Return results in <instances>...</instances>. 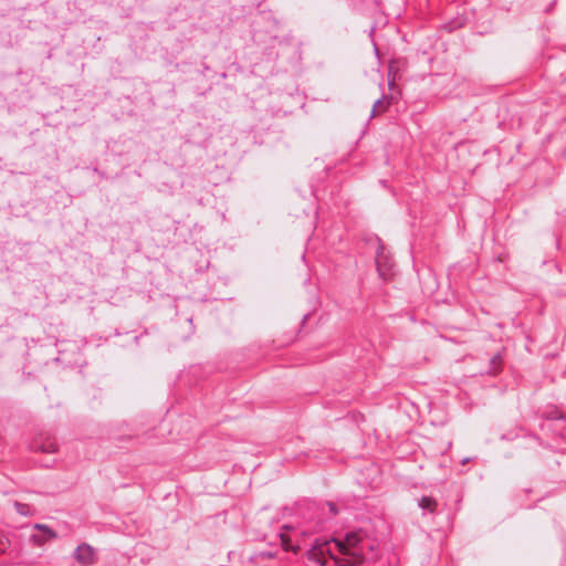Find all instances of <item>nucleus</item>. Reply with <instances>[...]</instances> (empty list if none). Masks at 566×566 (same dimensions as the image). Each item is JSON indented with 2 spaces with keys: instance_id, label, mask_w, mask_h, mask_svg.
Returning a JSON list of instances; mask_svg holds the SVG:
<instances>
[{
  "instance_id": "nucleus-7",
  "label": "nucleus",
  "mask_w": 566,
  "mask_h": 566,
  "mask_svg": "<svg viewBox=\"0 0 566 566\" xmlns=\"http://www.w3.org/2000/svg\"><path fill=\"white\" fill-rule=\"evenodd\" d=\"M390 102L387 99L385 95H382L380 98H378L373 106L370 117H374L376 113H382L387 109Z\"/></svg>"
},
{
  "instance_id": "nucleus-4",
  "label": "nucleus",
  "mask_w": 566,
  "mask_h": 566,
  "mask_svg": "<svg viewBox=\"0 0 566 566\" xmlns=\"http://www.w3.org/2000/svg\"><path fill=\"white\" fill-rule=\"evenodd\" d=\"M35 528L40 531V534L32 535V539L39 545H42L57 536L56 533L46 525L36 524Z\"/></svg>"
},
{
  "instance_id": "nucleus-10",
  "label": "nucleus",
  "mask_w": 566,
  "mask_h": 566,
  "mask_svg": "<svg viewBox=\"0 0 566 566\" xmlns=\"http://www.w3.org/2000/svg\"><path fill=\"white\" fill-rule=\"evenodd\" d=\"M17 512L21 515H28L30 507L28 504L15 502Z\"/></svg>"
},
{
  "instance_id": "nucleus-5",
  "label": "nucleus",
  "mask_w": 566,
  "mask_h": 566,
  "mask_svg": "<svg viewBox=\"0 0 566 566\" xmlns=\"http://www.w3.org/2000/svg\"><path fill=\"white\" fill-rule=\"evenodd\" d=\"M32 448L44 453H54L57 450V444L54 440L34 441Z\"/></svg>"
},
{
  "instance_id": "nucleus-8",
  "label": "nucleus",
  "mask_w": 566,
  "mask_h": 566,
  "mask_svg": "<svg viewBox=\"0 0 566 566\" xmlns=\"http://www.w3.org/2000/svg\"><path fill=\"white\" fill-rule=\"evenodd\" d=\"M502 361H503V358H502L501 354H495L490 359V369L488 370V373L491 375H496L502 368Z\"/></svg>"
},
{
  "instance_id": "nucleus-9",
  "label": "nucleus",
  "mask_w": 566,
  "mask_h": 566,
  "mask_svg": "<svg viewBox=\"0 0 566 566\" xmlns=\"http://www.w3.org/2000/svg\"><path fill=\"white\" fill-rule=\"evenodd\" d=\"M280 538H281V544L285 551H292L294 553H297L301 549V547L298 545H294L291 542V539L287 535L281 534Z\"/></svg>"
},
{
  "instance_id": "nucleus-1",
  "label": "nucleus",
  "mask_w": 566,
  "mask_h": 566,
  "mask_svg": "<svg viewBox=\"0 0 566 566\" xmlns=\"http://www.w3.org/2000/svg\"><path fill=\"white\" fill-rule=\"evenodd\" d=\"M332 542L335 544L339 555L332 551L329 542L315 538L311 547L305 552L308 560L324 566L328 555L337 566H359L375 559L374 552L377 548V544L361 530L347 532L344 539L333 538Z\"/></svg>"
},
{
  "instance_id": "nucleus-2",
  "label": "nucleus",
  "mask_w": 566,
  "mask_h": 566,
  "mask_svg": "<svg viewBox=\"0 0 566 566\" xmlns=\"http://www.w3.org/2000/svg\"><path fill=\"white\" fill-rule=\"evenodd\" d=\"M377 241L380 242V240L378 238H377ZM375 261H376V266H377L379 276L382 280H388L392 274L394 262L385 253V249L381 243H379V245H378Z\"/></svg>"
},
{
  "instance_id": "nucleus-3",
  "label": "nucleus",
  "mask_w": 566,
  "mask_h": 566,
  "mask_svg": "<svg viewBox=\"0 0 566 566\" xmlns=\"http://www.w3.org/2000/svg\"><path fill=\"white\" fill-rule=\"evenodd\" d=\"M73 557L81 566H93L97 560L95 548L87 543L80 544L75 548Z\"/></svg>"
},
{
  "instance_id": "nucleus-6",
  "label": "nucleus",
  "mask_w": 566,
  "mask_h": 566,
  "mask_svg": "<svg viewBox=\"0 0 566 566\" xmlns=\"http://www.w3.org/2000/svg\"><path fill=\"white\" fill-rule=\"evenodd\" d=\"M418 505L419 507L423 511V512H428V513H434L436 510H437V506H438V503L437 501L431 497V496H422L421 499H419L418 501Z\"/></svg>"
},
{
  "instance_id": "nucleus-11",
  "label": "nucleus",
  "mask_w": 566,
  "mask_h": 566,
  "mask_svg": "<svg viewBox=\"0 0 566 566\" xmlns=\"http://www.w3.org/2000/svg\"><path fill=\"white\" fill-rule=\"evenodd\" d=\"M326 506L328 507V511L333 516L337 515L338 510L334 502H326Z\"/></svg>"
}]
</instances>
